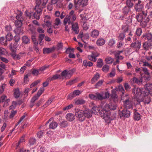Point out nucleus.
I'll list each match as a JSON object with an SVG mask.
<instances>
[{
    "mask_svg": "<svg viewBox=\"0 0 152 152\" xmlns=\"http://www.w3.org/2000/svg\"><path fill=\"white\" fill-rule=\"evenodd\" d=\"M75 115L80 122L83 121L86 117L88 118L91 117V111L88 109L83 110L79 109H76L75 110Z\"/></svg>",
    "mask_w": 152,
    "mask_h": 152,
    "instance_id": "nucleus-1",
    "label": "nucleus"
},
{
    "mask_svg": "<svg viewBox=\"0 0 152 152\" xmlns=\"http://www.w3.org/2000/svg\"><path fill=\"white\" fill-rule=\"evenodd\" d=\"M76 19V15L74 13L73 10H71L69 14L66 15L64 19V22L65 24H68L69 25L75 20Z\"/></svg>",
    "mask_w": 152,
    "mask_h": 152,
    "instance_id": "nucleus-2",
    "label": "nucleus"
},
{
    "mask_svg": "<svg viewBox=\"0 0 152 152\" xmlns=\"http://www.w3.org/2000/svg\"><path fill=\"white\" fill-rule=\"evenodd\" d=\"M132 92L134 94L135 97L136 98L135 99V101H136L137 99H140L145 94V91L142 90L140 88H134L132 90Z\"/></svg>",
    "mask_w": 152,
    "mask_h": 152,
    "instance_id": "nucleus-3",
    "label": "nucleus"
},
{
    "mask_svg": "<svg viewBox=\"0 0 152 152\" xmlns=\"http://www.w3.org/2000/svg\"><path fill=\"white\" fill-rule=\"evenodd\" d=\"M99 113L101 117L104 119L106 122L108 123L110 121V114L109 111L102 109L101 110Z\"/></svg>",
    "mask_w": 152,
    "mask_h": 152,
    "instance_id": "nucleus-4",
    "label": "nucleus"
},
{
    "mask_svg": "<svg viewBox=\"0 0 152 152\" xmlns=\"http://www.w3.org/2000/svg\"><path fill=\"white\" fill-rule=\"evenodd\" d=\"M130 8L126 6H125L123 9V15L125 17L126 20L125 21L126 23H131L132 21L130 16L128 15L129 12L130 11Z\"/></svg>",
    "mask_w": 152,
    "mask_h": 152,
    "instance_id": "nucleus-5",
    "label": "nucleus"
},
{
    "mask_svg": "<svg viewBox=\"0 0 152 152\" xmlns=\"http://www.w3.org/2000/svg\"><path fill=\"white\" fill-rule=\"evenodd\" d=\"M143 96L140 99H137L136 101L137 102V104H139L141 102H143L145 103L148 104L151 101L150 97L148 96L149 94H148V92L145 93Z\"/></svg>",
    "mask_w": 152,
    "mask_h": 152,
    "instance_id": "nucleus-6",
    "label": "nucleus"
},
{
    "mask_svg": "<svg viewBox=\"0 0 152 152\" xmlns=\"http://www.w3.org/2000/svg\"><path fill=\"white\" fill-rule=\"evenodd\" d=\"M147 10L143 11V10L141 12H138L136 18L139 22H141L143 20H145L147 15L148 12Z\"/></svg>",
    "mask_w": 152,
    "mask_h": 152,
    "instance_id": "nucleus-7",
    "label": "nucleus"
},
{
    "mask_svg": "<svg viewBox=\"0 0 152 152\" xmlns=\"http://www.w3.org/2000/svg\"><path fill=\"white\" fill-rule=\"evenodd\" d=\"M48 0H36V5L35 6V10L39 9L44 7L47 2Z\"/></svg>",
    "mask_w": 152,
    "mask_h": 152,
    "instance_id": "nucleus-8",
    "label": "nucleus"
},
{
    "mask_svg": "<svg viewBox=\"0 0 152 152\" xmlns=\"http://www.w3.org/2000/svg\"><path fill=\"white\" fill-rule=\"evenodd\" d=\"M141 43L140 41L137 40L133 42L130 45V47L136 52L139 51L140 48Z\"/></svg>",
    "mask_w": 152,
    "mask_h": 152,
    "instance_id": "nucleus-9",
    "label": "nucleus"
},
{
    "mask_svg": "<svg viewBox=\"0 0 152 152\" xmlns=\"http://www.w3.org/2000/svg\"><path fill=\"white\" fill-rule=\"evenodd\" d=\"M134 9L137 12H141L143 9V2L140 0H138L135 3Z\"/></svg>",
    "mask_w": 152,
    "mask_h": 152,
    "instance_id": "nucleus-10",
    "label": "nucleus"
},
{
    "mask_svg": "<svg viewBox=\"0 0 152 152\" xmlns=\"http://www.w3.org/2000/svg\"><path fill=\"white\" fill-rule=\"evenodd\" d=\"M124 105L127 109L132 108L133 103L131 99H128L124 101Z\"/></svg>",
    "mask_w": 152,
    "mask_h": 152,
    "instance_id": "nucleus-11",
    "label": "nucleus"
},
{
    "mask_svg": "<svg viewBox=\"0 0 152 152\" xmlns=\"http://www.w3.org/2000/svg\"><path fill=\"white\" fill-rule=\"evenodd\" d=\"M88 0H81L78 2L75 5L76 9H78L80 7L86 6L88 4Z\"/></svg>",
    "mask_w": 152,
    "mask_h": 152,
    "instance_id": "nucleus-12",
    "label": "nucleus"
},
{
    "mask_svg": "<svg viewBox=\"0 0 152 152\" xmlns=\"http://www.w3.org/2000/svg\"><path fill=\"white\" fill-rule=\"evenodd\" d=\"M81 93V92L78 90L74 91L73 93L69 94L67 96V99H72L75 97L78 96Z\"/></svg>",
    "mask_w": 152,
    "mask_h": 152,
    "instance_id": "nucleus-13",
    "label": "nucleus"
},
{
    "mask_svg": "<svg viewBox=\"0 0 152 152\" xmlns=\"http://www.w3.org/2000/svg\"><path fill=\"white\" fill-rule=\"evenodd\" d=\"M152 46V40H148L144 42L142 45L143 50H148L150 47Z\"/></svg>",
    "mask_w": 152,
    "mask_h": 152,
    "instance_id": "nucleus-14",
    "label": "nucleus"
},
{
    "mask_svg": "<svg viewBox=\"0 0 152 152\" xmlns=\"http://www.w3.org/2000/svg\"><path fill=\"white\" fill-rule=\"evenodd\" d=\"M145 90H144L145 93L148 92V94H150L152 95V84L150 83H147L145 84L144 86Z\"/></svg>",
    "mask_w": 152,
    "mask_h": 152,
    "instance_id": "nucleus-15",
    "label": "nucleus"
},
{
    "mask_svg": "<svg viewBox=\"0 0 152 152\" xmlns=\"http://www.w3.org/2000/svg\"><path fill=\"white\" fill-rule=\"evenodd\" d=\"M72 25V29L75 32V34H78L79 32V27L77 23H71Z\"/></svg>",
    "mask_w": 152,
    "mask_h": 152,
    "instance_id": "nucleus-16",
    "label": "nucleus"
},
{
    "mask_svg": "<svg viewBox=\"0 0 152 152\" xmlns=\"http://www.w3.org/2000/svg\"><path fill=\"white\" fill-rule=\"evenodd\" d=\"M20 46L18 42H15L12 46L11 45H10L11 50L12 52H15V50L19 49L20 48Z\"/></svg>",
    "mask_w": 152,
    "mask_h": 152,
    "instance_id": "nucleus-17",
    "label": "nucleus"
},
{
    "mask_svg": "<svg viewBox=\"0 0 152 152\" xmlns=\"http://www.w3.org/2000/svg\"><path fill=\"white\" fill-rule=\"evenodd\" d=\"M35 10L36 12L34 13V18L37 19L39 20L42 13V10L40 8Z\"/></svg>",
    "mask_w": 152,
    "mask_h": 152,
    "instance_id": "nucleus-18",
    "label": "nucleus"
},
{
    "mask_svg": "<svg viewBox=\"0 0 152 152\" xmlns=\"http://www.w3.org/2000/svg\"><path fill=\"white\" fill-rule=\"evenodd\" d=\"M121 114L122 115H120L121 117L123 116L125 117H128L130 115V112L129 111L125 109L123 110L119 114L121 115Z\"/></svg>",
    "mask_w": 152,
    "mask_h": 152,
    "instance_id": "nucleus-19",
    "label": "nucleus"
},
{
    "mask_svg": "<svg viewBox=\"0 0 152 152\" xmlns=\"http://www.w3.org/2000/svg\"><path fill=\"white\" fill-rule=\"evenodd\" d=\"M55 50V48L54 47L51 48H45L43 49V53L44 54H49L53 51Z\"/></svg>",
    "mask_w": 152,
    "mask_h": 152,
    "instance_id": "nucleus-20",
    "label": "nucleus"
},
{
    "mask_svg": "<svg viewBox=\"0 0 152 152\" xmlns=\"http://www.w3.org/2000/svg\"><path fill=\"white\" fill-rule=\"evenodd\" d=\"M61 23L60 19L58 18H56L54 21V23L53 24V26L54 28H58V26L59 25H61Z\"/></svg>",
    "mask_w": 152,
    "mask_h": 152,
    "instance_id": "nucleus-21",
    "label": "nucleus"
},
{
    "mask_svg": "<svg viewBox=\"0 0 152 152\" xmlns=\"http://www.w3.org/2000/svg\"><path fill=\"white\" fill-rule=\"evenodd\" d=\"M131 80L133 81V83H136L139 85L142 84L143 81L141 78L138 79L136 77H134Z\"/></svg>",
    "mask_w": 152,
    "mask_h": 152,
    "instance_id": "nucleus-22",
    "label": "nucleus"
},
{
    "mask_svg": "<svg viewBox=\"0 0 152 152\" xmlns=\"http://www.w3.org/2000/svg\"><path fill=\"white\" fill-rule=\"evenodd\" d=\"M99 31L98 30L94 29L91 33L90 36L93 38H96L99 36Z\"/></svg>",
    "mask_w": 152,
    "mask_h": 152,
    "instance_id": "nucleus-23",
    "label": "nucleus"
},
{
    "mask_svg": "<svg viewBox=\"0 0 152 152\" xmlns=\"http://www.w3.org/2000/svg\"><path fill=\"white\" fill-rule=\"evenodd\" d=\"M100 110V108L99 106L98 107L94 106L92 107V109H91V110H90V111H91V115L94 113L96 114Z\"/></svg>",
    "mask_w": 152,
    "mask_h": 152,
    "instance_id": "nucleus-24",
    "label": "nucleus"
},
{
    "mask_svg": "<svg viewBox=\"0 0 152 152\" xmlns=\"http://www.w3.org/2000/svg\"><path fill=\"white\" fill-rule=\"evenodd\" d=\"M66 118L67 120L70 121H72L75 119L74 115L71 113L67 114L66 115Z\"/></svg>",
    "mask_w": 152,
    "mask_h": 152,
    "instance_id": "nucleus-25",
    "label": "nucleus"
},
{
    "mask_svg": "<svg viewBox=\"0 0 152 152\" xmlns=\"http://www.w3.org/2000/svg\"><path fill=\"white\" fill-rule=\"evenodd\" d=\"M142 39H146L148 40H152V34L150 33H146L144 34L142 36Z\"/></svg>",
    "mask_w": 152,
    "mask_h": 152,
    "instance_id": "nucleus-26",
    "label": "nucleus"
},
{
    "mask_svg": "<svg viewBox=\"0 0 152 152\" xmlns=\"http://www.w3.org/2000/svg\"><path fill=\"white\" fill-rule=\"evenodd\" d=\"M105 40L103 38H99L96 41V44L99 46H102L105 43Z\"/></svg>",
    "mask_w": 152,
    "mask_h": 152,
    "instance_id": "nucleus-27",
    "label": "nucleus"
},
{
    "mask_svg": "<svg viewBox=\"0 0 152 152\" xmlns=\"http://www.w3.org/2000/svg\"><path fill=\"white\" fill-rule=\"evenodd\" d=\"M45 36V35L43 34H41L39 35L38 40L39 42V45L41 46H42L43 45L44 42L42 41L44 38Z\"/></svg>",
    "mask_w": 152,
    "mask_h": 152,
    "instance_id": "nucleus-28",
    "label": "nucleus"
},
{
    "mask_svg": "<svg viewBox=\"0 0 152 152\" xmlns=\"http://www.w3.org/2000/svg\"><path fill=\"white\" fill-rule=\"evenodd\" d=\"M58 126V124L54 121H52L49 125V128L50 129H56Z\"/></svg>",
    "mask_w": 152,
    "mask_h": 152,
    "instance_id": "nucleus-29",
    "label": "nucleus"
},
{
    "mask_svg": "<svg viewBox=\"0 0 152 152\" xmlns=\"http://www.w3.org/2000/svg\"><path fill=\"white\" fill-rule=\"evenodd\" d=\"M99 78V75L98 73H96L95 75L92 79L91 81V84H94L96 81Z\"/></svg>",
    "mask_w": 152,
    "mask_h": 152,
    "instance_id": "nucleus-30",
    "label": "nucleus"
},
{
    "mask_svg": "<svg viewBox=\"0 0 152 152\" xmlns=\"http://www.w3.org/2000/svg\"><path fill=\"white\" fill-rule=\"evenodd\" d=\"M75 104L77 105H81L85 104L86 101L83 99H78L74 100Z\"/></svg>",
    "mask_w": 152,
    "mask_h": 152,
    "instance_id": "nucleus-31",
    "label": "nucleus"
},
{
    "mask_svg": "<svg viewBox=\"0 0 152 152\" xmlns=\"http://www.w3.org/2000/svg\"><path fill=\"white\" fill-rule=\"evenodd\" d=\"M103 93H100L98 92L96 93V100H102L104 99Z\"/></svg>",
    "mask_w": 152,
    "mask_h": 152,
    "instance_id": "nucleus-32",
    "label": "nucleus"
},
{
    "mask_svg": "<svg viewBox=\"0 0 152 152\" xmlns=\"http://www.w3.org/2000/svg\"><path fill=\"white\" fill-rule=\"evenodd\" d=\"M116 18L117 19H120L121 20H126L125 16L124 15H122L120 13L116 14L115 15Z\"/></svg>",
    "mask_w": 152,
    "mask_h": 152,
    "instance_id": "nucleus-33",
    "label": "nucleus"
},
{
    "mask_svg": "<svg viewBox=\"0 0 152 152\" xmlns=\"http://www.w3.org/2000/svg\"><path fill=\"white\" fill-rule=\"evenodd\" d=\"M53 99V98H50L43 105L42 107H43V108H45L47 107L48 106L51 104Z\"/></svg>",
    "mask_w": 152,
    "mask_h": 152,
    "instance_id": "nucleus-34",
    "label": "nucleus"
},
{
    "mask_svg": "<svg viewBox=\"0 0 152 152\" xmlns=\"http://www.w3.org/2000/svg\"><path fill=\"white\" fill-rule=\"evenodd\" d=\"M112 93L111 95V98L114 99V100L115 102H116L118 101V96L117 95L116 93L115 92L114 90H112Z\"/></svg>",
    "mask_w": 152,
    "mask_h": 152,
    "instance_id": "nucleus-35",
    "label": "nucleus"
},
{
    "mask_svg": "<svg viewBox=\"0 0 152 152\" xmlns=\"http://www.w3.org/2000/svg\"><path fill=\"white\" fill-rule=\"evenodd\" d=\"M132 0H127L126 6L130 8H132L134 4Z\"/></svg>",
    "mask_w": 152,
    "mask_h": 152,
    "instance_id": "nucleus-36",
    "label": "nucleus"
},
{
    "mask_svg": "<svg viewBox=\"0 0 152 152\" xmlns=\"http://www.w3.org/2000/svg\"><path fill=\"white\" fill-rule=\"evenodd\" d=\"M7 39L4 37H1L0 38V42L2 44L4 45H7Z\"/></svg>",
    "mask_w": 152,
    "mask_h": 152,
    "instance_id": "nucleus-37",
    "label": "nucleus"
},
{
    "mask_svg": "<svg viewBox=\"0 0 152 152\" xmlns=\"http://www.w3.org/2000/svg\"><path fill=\"white\" fill-rule=\"evenodd\" d=\"M122 30L124 33L127 32L129 30V26L127 24H125L122 26Z\"/></svg>",
    "mask_w": 152,
    "mask_h": 152,
    "instance_id": "nucleus-38",
    "label": "nucleus"
},
{
    "mask_svg": "<svg viewBox=\"0 0 152 152\" xmlns=\"http://www.w3.org/2000/svg\"><path fill=\"white\" fill-rule=\"evenodd\" d=\"M14 94V97L16 98H18L20 96V92L18 88L16 89L15 90Z\"/></svg>",
    "mask_w": 152,
    "mask_h": 152,
    "instance_id": "nucleus-39",
    "label": "nucleus"
},
{
    "mask_svg": "<svg viewBox=\"0 0 152 152\" xmlns=\"http://www.w3.org/2000/svg\"><path fill=\"white\" fill-rule=\"evenodd\" d=\"M68 125V123L66 121H63L60 122V126L61 128H65Z\"/></svg>",
    "mask_w": 152,
    "mask_h": 152,
    "instance_id": "nucleus-40",
    "label": "nucleus"
},
{
    "mask_svg": "<svg viewBox=\"0 0 152 152\" xmlns=\"http://www.w3.org/2000/svg\"><path fill=\"white\" fill-rule=\"evenodd\" d=\"M141 117L140 115L137 112H135L134 115V118L137 121L139 120Z\"/></svg>",
    "mask_w": 152,
    "mask_h": 152,
    "instance_id": "nucleus-41",
    "label": "nucleus"
},
{
    "mask_svg": "<svg viewBox=\"0 0 152 152\" xmlns=\"http://www.w3.org/2000/svg\"><path fill=\"white\" fill-rule=\"evenodd\" d=\"M6 37L7 40L9 41L12 40L13 38V36L12 34L10 32H7L6 35Z\"/></svg>",
    "mask_w": 152,
    "mask_h": 152,
    "instance_id": "nucleus-42",
    "label": "nucleus"
},
{
    "mask_svg": "<svg viewBox=\"0 0 152 152\" xmlns=\"http://www.w3.org/2000/svg\"><path fill=\"white\" fill-rule=\"evenodd\" d=\"M23 21H20V20H15V24L16 26L17 27H20L22 25V22Z\"/></svg>",
    "mask_w": 152,
    "mask_h": 152,
    "instance_id": "nucleus-43",
    "label": "nucleus"
},
{
    "mask_svg": "<svg viewBox=\"0 0 152 152\" xmlns=\"http://www.w3.org/2000/svg\"><path fill=\"white\" fill-rule=\"evenodd\" d=\"M105 61L107 64H111L113 61V59L110 57H108L105 59Z\"/></svg>",
    "mask_w": 152,
    "mask_h": 152,
    "instance_id": "nucleus-44",
    "label": "nucleus"
},
{
    "mask_svg": "<svg viewBox=\"0 0 152 152\" xmlns=\"http://www.w3.org/2000/svg\"><path fill=\"white\" fill-rule=\"evenodd\" d=\"M23 42L25 44L28 43L29 42V39L26 36H24L22 37Z\"/></svg>",
    "mask_w": 152,
    "mask_h": 152,
    "instance_id": "nucleus-45",
    "label": "nucleus"
},
{
    "mask_svg": "<svg viewBox=\"0 0 152 152\" xmlns=\"http://www.w3.org/2000/svg\"><path fill=\"white\" fill-rule=\"evenodd\" d=\"M125 37V35L124 33H121L120 34L118 37V40L122 41L124 38Z\"/></svg>",
    "mask_w": 152,
    "mask_h": 152,
    "instance_id": "nucleus-46",
    "label": "nucleus"
},
{
    "mask_svg": "<svg viewBox=\"0 0 152 152\" xmlns=\"http://www.w3.org/2000/svg\"><path fill=\"white\" fill-rule=\"evenodd\" d=\"M103 65L102 60V59L99 58L97 61V66L99 68L101 67Z\"/></svg>",
    "mask_w": 152,
    "mask_h": 152,
    "instance_id": "nucleus-47",
    "label": "nucleus"
},
{
    "mask_svg": "<svg viewBox=\"0 0 152 152\" xmlns=\"http://www.w3.org/2000/svg\"><path fill=\"white\" fill-rule=\"evenodd\" d=\"M117 91H119L121 92L123 94L124 93L125 90L123 87L121 85H120L118 86Z\"/></svg>",
    "mask_w": 152,
    "mask_h": 152,
    "instance_id": "nucleus-48",
    "label": "nucleus"
},
{
    "mask_svg": "<svg viewBox=\"0 0 152 152\" xmlns=\"http://www.w3.org/2000/svg\"><path fill=\"white\" fill-rule=\"evenodd\" d=\"M16 20H20V21H23V18L22 16V13H20L18 14L16 17Z\"/></svg>",
    "mask_w": 152,
    "mask_h": 152,
    "instance_id": "nucleus-49",
    "label": "nucleus"
},
{
    "mask_svg": "<svg viewBox=\"0 0 152 152\" xmlns=\"http://www.w3.org/2000/svg\"><path fill=\"white\" fill-rule=\"evenodd\" d=\"M12 56L15 60H19L20 59V56L19 54L16 55L15 53L12 54Z\"/></svg>",
    "mask_w": 152,
    "mask_h": 152,
    "instance_id": "nucleus-50",
    "label": "nucleus"
},
{
    "mask_svg": "<svg viewBox=\"0 0 152 152\" xmlns=\"http://www.w3.org/2000/svg\"><path fill=\"white\" fill-rule=\"evenodd\" d=\"M109 69V66L107 65H105L103 66L102 69V70L104 72H107Z\"/></svg>",
    "mask_w": 152,
    "mask_h": 152,
    "instance_id": "nucleus-51",
    "label": "nucleus"
},
{
    "mask_svg": "<svg viewBox=\"0 0 152 152\" xmlns=\"http://www.w3.org/2000/svg\"><path fill=\"white\" fill-rule=\"evenodd\" d=\"M53 80H56L58 79H61V76L60 75L56 74L54 75L52 77Z\"/></svg>",
    "mask_w": 152,
    "mask_h": 152,
    "instance_id": "nucleus-52",
    "label": "nucleus"
},
{
    "mask_svg": "<svg viewBox=\"0 0 152 152\" xmlns=\"http://www.w3.org/2000/svg\"><path fill=\"white\" fill-rule=\"evenodd\" d=\"M115 69H113L111 72L108 74V75H109L110 77H113L115 76Z\"/></svg>",
    "mask_w": 152,
    "mask_h": 152,
    "instance_id": "nucleus-53",
    "label": "nucleus"
},
{
    "mask_svg": "<svg viewBox=\"0 0 152 152\" xmlns=\"http://www.w3.org/2000/svg\"><path fill=\"white\" fill-rule=\"evenodd\" d=\"M49 66L50 65H45L39 68V70L41 72L43 71L44 70H46L47 68H48Z\"/></svg>",
    "mask_w": 152,
    "mask_h": 152,
    "instance_id": "nucleus-54",
    "label": "nucleus"
},
{
    "mask_svg": "<svg viewBox=\"0 0 152 152\" xmlns=\"http://www.w3.org/2000/svg\"><path fill=\"white\" fill-rule=\"evenodd\" d=\"M89 96L91 99L93 100H96V93L95 94H90L89 95Z\"/></svg>",
    "mask_w": 152,
    "mask_h": 152,
    "instance_id": "nucleus-55",
    "label": "nucleus"
},
{
    "mask_svg": "<svg viewBox=\"0 0 152 152\" xmlns=\"http://www.w3.org/2000/svg\"><path fill=\"white\" fill-rule=\"evenodd\" d=\"M44 91V89L43 88H41L38 91L37 94V96L39 97L41 95L42 93Z\"/></svg>",
    "mask_w": 152,
    "mask_h": 152,
    "instance_id": "nucleus-56",
    "label": "nucleus"
},
{
    "mask_svg": "<svg viewBox=\"0 0 152 152\" xmlns=\"http://www.w3.org/2000/svg\"><path fill=\"white\" fill-rule=\"evenodd\" d=\"M142 33V30L140 28H137L136 31V34L138 36H140Z\"/></svg>",
    "mask_w": 152,
    "mask_h": 152,
    "instance_id": "nucleus-57",
    "label": "nucleus"
},
{
    "mask_svg": "<svg viewBox=\"0 0 152 152\" xmlns=\"http://www.w3.org/2000/svg\"><path fill=\"white\" fill-rule=\"evenodd\" d=\"M74 50L73 48H69L66 49V53L67 54L72 53L74 52Z\"/></svg>",
    "mask_w": 152,
    "mask_h": 152,
    "instance_id": "nucleus-58",
    "label": "nucleus"
},
{
    "mask_svg": "<svg viewBox=\"0 0 152 152\" xmlns=\"http://www.w3.org/2000/svg\"><path fill=\"white\" fill-rule=\"evenodd\" d=\"M73 106V105L72 104H70L68 106L64 107L63 110L64 111H65L66 110H68L72 108Z\"/></svg>",
    "mask_w": 152,
    "mask_h": 152,
    "instance_id": "nucleus-59",
    "label": "nucleus"
},
{
    "mask_svg": "<svg viewBox=\"0 0 152 152\" xmlns=\"http://www.w3.org/2000/svg\"><path fill=\"white\" fill-rule=\"evenodd\" d=\"M88 58L90 60L94 61H96V58H95L92 54L91 55L88 56Z\"/></svg>",
    "mask_w": 152,
    "mask_h": 152,
    "instance_id": "nucleus-60",
    "label": "nucleus"
},
{
    "mask_svg": "<svg viewBox=\"0 0 152 152\" xmlns=\"http://www.w3.org/2000/svg\"><path fill=\"white\" fill-rule=\"evenodd\" d=\"M110 110H114L116 109V105L115 104H109Z\"/></svg>",
    "mask_w": 152,
    "mask_h": 152,
    "instance_id": "nucleus-61",
    "label": "nucleus"
},
{
    "mask_svg": "<svg viewBox=\"0 0 152 152\" xmlns=\"http://www.w3.org/2000/svg\"><path fill=\"white\" fill-rule=\"evenodd\" d=\"M45 25H43V26L44 27L45 25L48 27H51V24L49 21H44Z\"/></svg>",
    "mask_w": 152,
    "mask_h": 152,
    "instance_id": "nucleus-62",
    "label": "nucleus"
},
{
    "mask_svg": "<svg viewBox=\"0 0 152 152\" xmlns=\"http://www.w3.org/2000/svg\"><path fill=\"white\" fill-rule=\"evenodd\" d=\"M17 113V111H12L10 113L9 115V118H12L13 117H14L15 115Z\"/></svg>",
    "mask_w": 152,
    "mask_h": 152,
    "instance_id": "nucleus-63",
    "label": "nucleus"
},
{
    "mask_svg": "<svg viewBox=\"0 0 152 152\" xmlns=\"http://www.w3.org/2000/svg\"><path fill=\"white\" fill-rule=\"evenodd\" d=\"M40 72L39 69H34L32 72V73L34 75H37L39 74Z\"/></svg>",
    "mask_w": 152,
    "mask_h": 152,
    "instance_id": "nucleus-64",
    "label": "nucleus"
}]
</instances>
